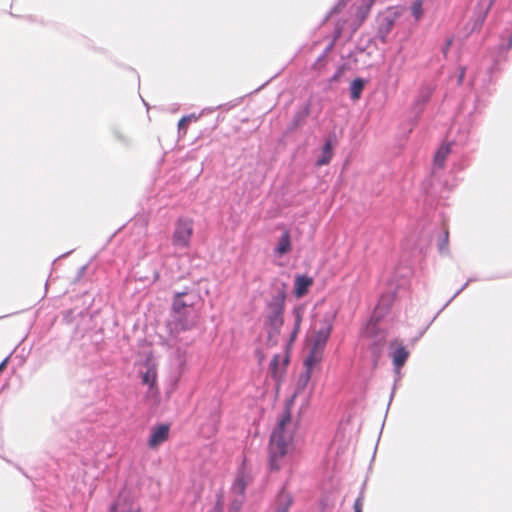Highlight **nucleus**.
Returning <instances> with one entry per match:
<instances>
[{
    "label": "nucleus",
    "mask_w": 512,
    "mask_h": 512,
    "mask_svg": "<svg viewBox=\"0 0 512 512\" xmlns=\"http://www.w3.org/2000/svg\"><path fill=\"white\" fill-rule=\"evenodd\" d=\"M291 423L290 408L287 407L273 430L268 446V465L271 471L277 472L289 464V451L292 436L287 430Z\"/></svg>",
    "instance_id": "obj_1"
},
{
    "label": "nucleus",
    "mask_w": 512,
    "mask_h": 512,
    "mask_svg": "<svg viewBox=\"0 0 512 512\" xmlns=\"http://www.w3.org/2000/svg\"><path fill=\"white\" fill-rule=\"evenodd\" d=\"M170 322L171 331L178 334L195 328L199 322L200 315L196 310H184L180 313H173Z\"/></svg>",
    "instance_id": "obj_2"
},
{
    "label": "nucleus",
    "mask_w": 512,
    "mask_h": 512,
    "mask_svg": "<svg viewBox=\"0 0 512 512\" xmlns=\"http://www.w3.org/2000/svg\"><path fill=\"white\" fill-rule=\"evenodd\" d=\"M201 301L197 290L185 289L175 293L172 302V313H180L184 310H195L194 307Z\"/></svg>",
    "instance_id": "obj_3"
},
{
    "label": "nucleus",
    "mask_w": 512,
    "mask_h": 512,
    "mask_svg": "<svg viewBox=\"0 0 512 512\" xmlns=\"http://www.w3.org/2000/svg\"><path fill=\"white\" fill-rule=\"evenodd\" d=\"M375 1L376 0H362L359 5L355 6V12L351 19V27L354 31L364 23Z\"/></svg>",
    "instance_id": "obj_4"
},
{
    "label": "nucleus",
    "mask_w": 512,
    "mask_h": 512,
    "mask_svg": "<svg viewBox=\"0 0 512 512\" xmlns=\"http://www.w3.org/2000/svg\"><path fill=\"white\" fill-rule=\"evenodd\" d=\"M390 348H391L390 356L392 358L393 364H394L395 368L399 370L406 363V361L409 357V352L406 349V347L403 345V343L399 340L391 341Z\"/></svg>",
    "instance_id": "obj_5"
},
{
    "label": "nucleus",
    "mask_w": 512,
    "mask_h": 512,
    "mask_svg": "<svg viewBox=\"0 0 512 512\" xmlns=\"http://www.w3.org/2000/svg\"><path fill=\"white\" fill-rule=\"evenodd\" d=\"M170 427L167 424H160L151 430L148 446L154 449L169 438Z\"/></svg>",
    "instance_id": "obj_6"
},
{
    "label": "nucleus",
    "mask_w": 512,
    "mask_h": 512,
    "mask_svg": "<svg viewBox=\"0 0 512 512\" xmlns=\"http://www.w3.org/2000/svg\"><path fill=\"white\" fill-rule=\"evenodd\" d=\"M323 350L311 347L308 357L304 361L306 372L300 378L303 385H306L311 378L312 368L322 360Z\"/></svg>",
    "instance_id": "obj_7"
},
{
    "label": "nucleus",
    "mask_w": 512,
    "mask_h": 512,
    "mask_svg": "<svg viewBox=\"0 0 512 512\" xmlns=\"http://www.w3.org/2000/svg\"><path fill=\"white\" fill-rule=\"evenodd\" d=\"M314 284V279L306 274H299L294 279V296L299 299L305 296Z\"/></svg>",
    "instance_id": "obj_8"
},
{
    "label": "nucleus",
    "mask_w": 512,
    "mask_h": 512,
    "mask_svg": "<svg viewBox=\"0 0 512 512\" xmlns=\"http://www.w3.org/2000/svg\"><path fill=\"white\" fill-rule=\"evenodd\" d=\"M269 307L271 309L269 323L273 328L278 329L283 325V299L270 303Z\"/></svg>",
    "instance_id": "obj_9"
},
{
    "label": "nucleus",
    "mask_w": 512,
    "mask_h": 512,
    "mask_svg": "<svg viewBox=\"0 0 512 512\" xmlns=\"http://www.w3.org/2000/svg\"><path fill=\"white\" fill-rule=\"evenodd\" d=\"M293 503V495L283 487L276 497L274 512H289Z\"/></svg>",
    "instance_id": "obj_10"
},
{
    "label": "nucleus",
    "mask_w": 512,
    "mask_h": 512,
    "mask_svg": "<svg viewBox=\"0 0 512 512\" xmlns=\"http://www.w3.org/2000/svg\"><path fill=\"white\" fill-rule=\"evenodd\" d=\"M378 37L382 43H386L388 34L392 31L395 19L388 15H381L378 18Z\"/></svg>",
    "instance_id": "obj_11"
},
{
    "label": "nucleus",
    "mask_w": 512,
    "mask_h": 512,
    "mask_svg": "<svg viewBox=\"0 0 512 512\" xmlns=\"http://www.w3.org/2000/svg\"><path fill=\"white\" fill-rule=\"evenodd\" d=\"M292 250L291 234L289 231H283L275 246L276 256L282 257Z\"/></svg>",
    "instance_id": "obj_12"
},
{
    "label": "nucleus",
    "mask_w": 512,
    "mask_h": 512,
    "mask_svg": "<svg viewBox=\"0 0 512 512\" xmlns=\"http://www.w3.org/2000/svg\"><path fill=\"white\" fill-rule=\"evenodd\" d=\"M192 235V229L189 226H178L174 232L173 243L177 246L186 247Z\"/></svg>",
    "instance_id": "obj_13"
},
{
    "label": "nucleus",
    "mask_w": 512,
    "mask_h": 512,
    "mask_svg": "<svg viewBox=\"0 0 512 512\" xmlns=\"http://www.w3.org/2000/svg\"><path fill=\"white\" fill-rule=\"evenodd\" d=\"M330 329H323L311 337L312 347L323 350L329 338Z\"/></svg>",
    "instance_id": "obj_14"
},
{
    "label": "nucleus",
    "mask_w": 512,
    "mask_h": 512,
    "mask_svg": "<svg viewBox=\"0 0 512 512\" xmlns=\"http://www.w3.org/2000/svg\"><path fill=\"white\" fill-rule=\"evenodd\" d=\"M450 153H451V145L450 144L447 143V144L441 145L434 156V164L440 168H443L445 161Z\"/></svg>",
    "instance_id": "obj_15"
},
{
    "label": "nucleus",
    "mask_w": 512,
    "mask_h": 512,
    "mask_svg": "<svg viewBox=\"0 0 512 512\" xmlns=\"http://www.w3.org/2000/svg\"><path fill=\"white\" fill-rule=\"evenodd\" d=\"M332 157H333L332 144L330 141H327L322 148L321 156L319 157V159L316 162L317 166H324V165L329 164Z\"/></svg>",
    "instance_id": "obj_16"
},
{
    "label": "nucleus",
    "mask_w": 512,
    "mask_h": 512,
    "mask_svg": "<svg viewBox=\"0 0 512 512\" xmlns=\"http://www.w3.org/2000/svg\"><path fill=\"white\" fill-rule=\"evenodd\" d=\"M157 381V370L155 365L148 367L145 373L142 374V382L145 385L153 387Z\"/></svg>",
    "instance_id": "obj_17"
},
{
    "label": "nucleus",
    "mask_w": 512,
    "mask_h": 512,
    "mask_svg": "<svg viewBox=\"0 0 512 512\" xmlns=\"http://www.w3.org/2000/svg\"><path fill=\"white\" fill-rule=\"evenodd\" d=\"M364 89V81L361 78L355 79L350 86V95L352 100H358Z\"/></svg>",
    "instance_id": "obj_18"
},
{
    "label": "nucleus",
    "mask_w": 512,
    "mask_h": 512,
    "mask_svg": "<svg viewBox=\"0 0 512 512\" xmlns=\"http://www.w3.org/2000/svg\"><path fill=\"white\" fill-rule=\"evenodd\" d=\"M280 360L281 357L275 355L270 363L271 375L274 379H279L284 373V369H279Z\"/></svg>",
    "instance_id": "obj_19"
},
{
    "label": "nucleus",
    "mask_w": 512,
    "mask_h": 512,
    "mask_svg": "<svg viewBox=\"0 0 512 512\" xmlns=\"http://www.w3.org/2000/svg\"><path fill=\"white\" fill-rule=\"evenodd\" d=\"M192 120L196 121L197 117H195L194 115H189V116H184L179 120L178 129L180 132L183 133V135H186L187 127Z\"/></svg>",
    "instance_id": "obj_20"
},
{
    "label": "nucleus",
    "mask_w": 512,
    "mask_h": 512,
    "mask_svg": "<svg viewBox=\"0 0 512 512\" xmlns=\"http://www.w3.org/2000/svg\"><path fill=\"white\" fill-rule=\"evenodd\" d=\"M423 1L415 0L411 6V12L416 20H419L423 15Z\"/></svg>",
    "instance_id": "obj_21"
},
{
    "label": "nucleus",
    "mask_w": 512,
    "mask_h": 512,
    "mask_svg": "<svg viewBox=\"0 0 512 512\" xmlns=\"http://www.w3.org/2000/svg\"><path fill=\"white\" fill-rule=\"evenodd\" d=\"M347 3L348 0H339L330 10L328 18L340 13L347 6Z\"/></svg>",
    "instance_id": "obj_22"
},
{
    "label": "nucleus",
    "mask_w": 512,
    "mask_h": 512,
    "mask_svg": "<svg viewBox=\"0 0 512 512\" xmlns=\"http://www.w3.org/2000/svg\"><path fill=\"white\" fill-rule=\"evenodd\" d=\"M247 482L243 476L238 477L233 485V490L239 494H243L246 489Z\"/></svg>",
    "instance_id": "obj_23"
},
{
    "label": "nucleus",
    "mask_w": 512,
    "mask_h": 512,
    "mask_svg": "<svg viewBox=\"0 0 512 512\" xmlns=\"http://www.w3.org/2000/svg\"><path fill=\"white\" fill-rule=\"evenodd\" d=\"M487 13H488V9L485 12H483L477 16V18L474 22L472 31H479L481 29V27L483 26L484 21L486 19Z\"/></svg>",
    "instance_id": "obj_24"
},
{
    "label": "nucleus",
    "mask_w": 512,
    "mask_h": 512,
    "mask_svg": "<svg viewBox=\"0 0 512 512\" xmlns=\"http://www.w3.org/2000/svg\"><path fill=\"white\" fill-rule=\"evenodd\" d=\"M218 423H219V417L215 416L213 423H212L211 427L209 428V430L207 432L202 431L203 435L205 437H211V436L215 435L218 431Z\"/></svg>",
    "instance_id": "obj_25"
},
{
    "label": "nucleus",
    "mask_w": 512,
    "mask_h": 512,
    "mask_svg": "<svg viewBox=\"0 0 512 512\" xmlns=\"http://www.w3.org/2000/svg\"><path fill=\"white\" fill-rule=\"evenodd\" d=\"M343 29H344V24L343 23L336 25V28H335L334 34H333L334 41L341 37Z\"/></svg>",
    "instance_id": "obj_26"
},
{
    "label": "nucleus",
    "mask_w": 512,
    "mask_h": 512,
    "mask_svg": "<svg viewBox=\"0 0 512 512\" xmlns=\"http://www.w3.org/2000/svg\"><path fill=\"white\" fill-rule=\"evenodd\" d=\"M305 117H306V114L298 113L297 115H295L294 121H293L294 126L297 127V126L302 125V123L305 120Z\"/></svg>",
    "instance_id": "obj_27"
},
{
    "label": "nucleus",
    "mask_w": 512,
    "mask_h": 512,
    "mask_svg": "<svg viewBox=\"0 0 512 512\" xmlns=\"http://www.w3.org/2000/svg\"><path fill=\"white\" fill-rule=\"evenodd\" d=\"M354 510L355 512H362V501L360 498L356 499L354 503Z\"/></svg>",
    "instance_id": "obj_28"
},
{
    "label": "nucleus",
    "mask_w": 512,
    "mask_h": 512,
    "mask_svg": "<svg viewBox=\"0 0 512 512\" xmlns=\"http://www.w3.org/2000/svg\"><path fill=\"white\" fill-rule=\"evenodd\" d=\"M448 242V231H445L444 233V240L442 241V244H440V250L443 251L447 245Z\"/></svg>",
    "instance_id": "obj_29"
},
{
    "label": "nucleus",
    "mask_w": 512,
    "mask_h": 512,
    "mask_svg": "<svg viewBox=\"0 0 512 512\" xmlns=\"http://www.w3.org/2000/svg\"><path fill=\"white\" fill-rule=\"evenodd\" d=\"M118 506H119V504H118V503L114 504V505L112 506V510H113L114 512H139L138 510H133V509H130V510H128V511H117Z\"/></svg>",
    "instance_id": "obj_30"
},
{
    "label": "nucleus",
    "mask_w": 512,
    "mask_h": 512,
    "mask_svg": "<svg viewBox=\"0 0 512 512\" xmlns=\"http://www.w3.org/2000/svg\"><path fill=\"white\" fill-rule=\"evenodd\" d=\"M7 362H8V359H5L4 361L1 362V364H0V373L5 369V367L7 365Z\"/></svg>",
    "instance_id": "obj_31"
},
{
    "label": "nucleus",
    "mask_w": 512,
    "mask_h": 512,
    "mask_svg": "<svg viewBox=\"0 0 512 512\" xmlns=\"http://www.w3.org/2000/svg\"><path fill=\"white\" fill-rule=\"evenodd\" d=\"M300 319H301V316H300V314L298 313V314H297V318H296V326H297V327L299 326Z\"/></svg>",
    "instance_id": "obj_32"
},
{
    "label": "nucleus",
    "mask_w": 512,
    "mask_h": 512,
    "mask_svg": "<svg viewBox=\"0 0 512 512\" xmlns=\"http://www.w3.org/2000/svg\"><path fill=\"white\" fill-rule=\"evenodd\" d=\"M508 45H509V48H511V47H512V33H511V36H510V38H509Z\"/></svg>",
    "instance_id": "obj_33"
},
{
    "label": "nucleus",
    "mask_w": 512,
    "mask_h": 512,
    "mask_svg": "<svg viewBox=\"0 0 512 512\" xmlns=\"http://www.w3.org/2000/svg\"><path fill=\"white\" fill-rule=\"evenodd\" d=\"M451 43H452V40H451V39H450V40H448V42H447V44H446V49H445V51L449 48V46L451 45Z\"/></svg>",
    "instance_id": "obj_34"
},
{
    "label": "nucleus",
    "mask_w": 512,
    "mask_h": 512,
    "mask_svg": "<svg viewBox=\"0 0 512 512\" xmlns=\"http://www.w3.org/2000/svg\"><path fill=\"white\" fill-rule=\"evenodd\" d=\"M451 43H452V40H451V39H450V40H448V42H447V44H446V49H445V51L449 48V46L451 45Z\"/></svg>",
    "instance_id": "obj_35"
},
{
    "label": "nucleus",
    "mask_w": 512,
    "mask_h": 512,
    "mask_svg": "<svg viewBox=\"0 0 512 512\" xmlns=\"http://www.w3.org/2000/svg\"><path fill=\"white\" fill-rule=\"evenodd\" d=\"M376 365H377V358L375 359V362H374V366H376Z\"/></svg>",
    "instance_id": "obj_36"
}]
</instances>
